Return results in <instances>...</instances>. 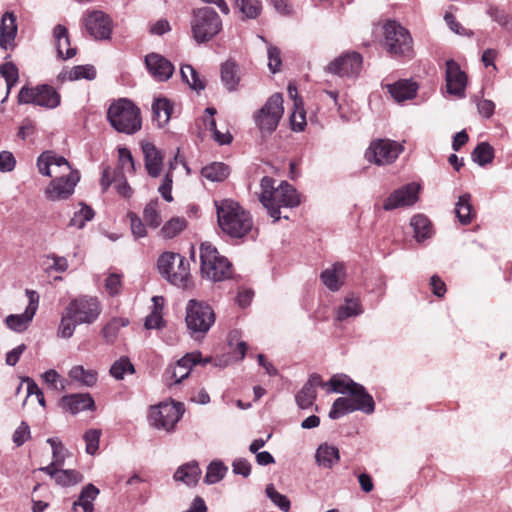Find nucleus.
I'll use <instances>...</instances> for the list:
<instances>
[{"label": "nucleus", "mask_w": 512, "mask_h": 512, "mask_svg": "<svg viewBox=\"0 0 512 512\" xmlns=\"http://www.w3.org/2000/svg\"><path fill=\"white\" fill-rule=\"evenodd\" d=\"M272 177L264 176L260 181L261 193L259 200L267 209L270 217L277 221L280 219V208H293L300 204L297 190L288 182L282 181L278 187L274 186Z\"/></svg>", "instance_id": "1"}, {"label": "nucleus", "mask_w": 512, "mask_h": 512, "mask_svg": "<svg viewBox=\"0 0 512 512\" xmlns=\"http://www.w3.org/2000/svg\"><path fill=\"white\" fill-rule=\"evenodd\" d=\"M218 224L232 238L244 237L253 226L250 213L231 199L215 201Z\"/></svg>", "instance_id": "2"}, {"label": "nucleus", "mask_w": 512, "mask_h": 512, "mask_svg": "<svg viewBox=\"0 0 512 512\" xmlns=\"http://www.w3.org/2000/svg\"><path fill=\"white\" fill-rule=\"evenodd\" d=\"M110 125L119 133L133 135L142 127L140 109L129 99L112 102L107 110Z\"/></svg>", "instance_id": "3"}, {"label": "nucleus", "mask_w": 512, "mask_h": 512, "mask_svg": "<svg viewBox=\"0 0 512 512\" xmlns=\"http://www.w3.org/2000/svg\"><path fill=\"white\" fill-rule=\"evenodd\" d=\"M383 47L395 59H410L414 52L410 32L394 20L387 21L383 26Z\"/></svg>", "instance_id": "4"}, {"label": "nucleus", "mask_w": 512, "mask_h": 512, "mask_svg": "<svg viewBox=\"0 0 512 512\" xmlns=\"http://www.w3.org/2000/svg\"><path fill=\"white\" fill-rule=\"evenodd\" d=\"M200 270L203 278L214 282L224 281L232 276V264L210 243L200 246Z\"/></svg>", "instance_id": "5"}, {"label": "nucleus", "mask_w": 512, "mask_h": 512, "mask_svg": "<svg viewBox=\"0 0 512 512\" xmlns=\"http://www.w3.org/2000/svg\"><path fill=\"white\" fill-rule=\"evenodd\" d=\"M190 24L193 38L199 44L210 41L222 30L219 14L210 7L194 9Z\"/></svg>", "instance_id": "6"}, {"label": "nucleus", "mask_w": 512, "mask_h": 512, "mask_svg": "<svg viewBox=\"0 0 512 512\" xmlns=\"http://www.w3.org/2000/svg\"><path fill=\"white\" fill-rule=\"evenodd\" d=\"M185 321L192 337L203 336L215 323V313L206 302L191 299L186 305Z\"/></svg>", "instance_id": "7"}, {"label": "nucleus", "mask_w": 512, "mask_h": 512, "mask_svg": "<svg viewBox=\"0 0 512 512\" xmlns=\"http://www.w3.org/2000/svg\"><path fill=\"white\" fill-rule=\"evenodd\" d=\"M283 113V98L279 93L271 95L255 112L253 119L262 137L271 135L277 129Z\"/></svg>", "instance_id": "8"}, {"label": "nucleus", "mask_w": 512, "mask_h": 512, "mask_svg": "<svg viewBox=\"0 0 512 512\" xmlns=\"http://www.w3.org/2000/svg\"><path fill=\"white\" fill-rule=\"evenodd\" d=\"M159 273L171 284L185 287L190 276L189 264L179 253L164 252L157 261Z\"/></svg>", "instance_id": "9"}, {"label": "nucleus", "mask_w": 512, "mask_h": 512, "mask_svg": "<svg viewBox=\"0 0 512 512\" xmlns=\"http://www.w3.org/2000/svg\"><path fill=\"white\" fill-rule=\"evenodd\" d=\"M18 102L54 109L60 105L61 96L54 87L48 84L35 87L23 86L18 93Z\"/></svg>", "instance_id": "10"}, {"label": "nucleus", "mask_w": 512, "mask_h": 512, "mask_svg": "<svg viewBox=\"0 0 512 512\" xmlns=\"http://www.w3.org/2000/svg\"><path fill=\"white\" fill-rule=\"evenodd\" d=\"M184 411V405L180 402L160 403L151 407L149 421L153 427L171 432L182 418Z\"/></svg>", "instance_id": "11"}, {"label": "nucleus", "mask_w": 512, "mask_h": 512, "mask_svg": "<svg viewBox=\"0 0 512 512\" xmlns=\"http://www.w3.org/2000/svg\"><path fill=\"white\" fill-rule=\"evenodd\" d=\"M65 308L76 319V323L88 325L94 323L102 311L98 298L87 295L72 299Z\"/></svg>", "instance_id": "12"}, {"label": "nucleus", "mask_w": 512, "mask_h": 512, "mask_svg": "<svg viewBox=\"0 0 512 512\" xmlns=\"http://www.w3.org/2000/svg\"><path fill=\"white\" fill-rule=\"evenodd\" d=\"M79 181L80 173L78 170L55 177L46 186L44 196L47 200L52 202L67 200L73 195Z\"/></svg>", "instance_id": "13"}, {"label": "nucleus", "mask_w": 512, "mask_h": 512, "mask_svg": "<svg viewBox=\"0 0 512 512\" xmlns=\"http://www.w3.org/2000/svg\"><path fill=\"white\" fill-rule=\"evenodd\" d=\"M403 146L390 139H378L373 141L365 152L369 162L377 165L390 164L394 162L403 151Z\"/></svg>", "instance_id": "14"}, {"label": "nucleus", "mask_w": 512, "mask_h": 512, "mask_svg": "<svg viewBox=\"0 0 512 512\" xmlns=\"http://www.w3.org/2000/svg\"><path fill=\"white\" fill-rule=\"evenodd\" d=\"M87 34L95 40L110 39L112 34V20L101 10L87 11L82 19Z\"/></svg>", "instance_id": "15"}, {"label": "nucleus", "mask_w": 512, "mask_h": 512, "mask_svg": "<svg viewBox=\"0 0 512 512\" xmlns=\"http://www.w3.org/2000/svg\"><path fill=\"white\" fill-rule=\"evenodd\" d=\"M420 186L416 183H408L396 190H394L384 201L383 209L391 211L400 207L413 206L419 199Z\"/></svg>", "instance_id": "16"}, {"label": "nucleus", "mask_w": 512, "mask_h": 512, "mask_svg": "<svg viewBox=\"0 0 512 512\" xmlns=\"http://www.w3.org/2000/svg\"><path fill=\"white\" fill-rule=\"evenodd\" d=\"M26 295L29 299V304L26 307V310L22 314H10L6 317L5 323L6 325L13 331L21 333L25 331L33 317L37 311L38 303H39V295L36 291L26 290Z\"/></svg>", "instance_id": "17"}, {"label": "nucleus", "mask_w": 512, "mask_h": 512, "mask_svg": "<svg viewBox=\"0 0 512 512\" xmlns=\"http://www.w3.org/2000/svg\"><path fill=\"white\" fill-rule=\"evenodd\" d=\"M363 58L357 52H351L337 57L327 67V70L338 76L356 77L362 69Z\"/></svg>", "instance_id": "18"}, {"label": "nucleus", "mask_w": 512, "mask_h": 512, "mask_svg": "<svg viewBox=\"0 0 512 512\" xmlns=\"http://www.w3.org/2000/svg\"><path fill=\"white\" fill-rule=\"evenodd\" d=\"M201 361L200 352L187 353L175 365L169 366L165 371V375L173 379L174 384H179L189 376L192 367L201 363Z\"/></svg>", "instance_id": "19"}, {"label": "nucleus", "mask_w": 512, "mask_h": 512, "mask_svg": "<svg viewBox=\"0 0 512 512\" xmlns=\"http://www.w3.org/2000/svg\"><path fill=\"white\" fill-rule=\"evenodd\" d=\"M145 64L149 73L160 82L169 80L174 73V65L157 53L146 55Z\"/></svg>", "instance_id": "20"}, {"label": "nucleus", "mask_w": 512, "mask_h": 512, "mask_svg": "<svg viewBox=\"0 0 512 512\" xmlns=\"http://www.w3.org/2000/svg\"><path fill=\"white\" fill-rule=\"evenodd\" d=\"M467 77L454 60L446 61V86L450 94L462 97L466 87Z\"/></svg>", "instance_id": "21"}, {"label": "nucleus", "mask_w": 512, "mask_h": 512, "mask_svg": "<svg viewBox=\"0 0 512 512\" xmlns=\"http://www.w3.org/2000/svg\"><path fill=\"white\" fill-rule=\"evenodd\" d=\"M141 146L144 155L145 169L148 175L152 178L159 177L162 172L164 160L163 153L150 142H144Z\"/></svg>", "instance_id": "22"}, {"label": "nucleus", "mask_w": 512, "mask_h": 512, "mask_svg": "<svg viewBox=\"0 0 512 512\" xmlns=\"http://www.w3.org/2000/svg\"><path fill=\"white\" fill-rule=\"evenodd\" d=\"M60 405L73 415L81 411L93 410L95 408L94 399L89 393L65 395L61 398Z\"/></svg>", "instance_id": "23"}, {"label": "nucleus", "mask_w": 512, "mask_h": 512, "mask_svg": "<svg viewBox=\"0 0 512 512\" xmlns=\"http://www.w3.org/2000/svg\"><path fill=\"white\" fill-rule=\"evenodd\" d=\"M51 166L63 168L64 172L74 171L69 162L63 156H58L52 151H44L37 158V167L41 175L51 177Z\"/></svg>", "instance_id": "24"}, {"label": "nucleus", "mask_w": 512, "mask_h": 512, "mask_svg": "<svg viewBox=\"0 0 512 512\" xmlns=\"http://www.w3.org/2000/svg\"><path fill=\"white\" fill-rule=\"evenodd\" d=\"M16 16L12 12H6L0 23V47L4 50L14 46V40L17 35Z\"/></svg>", "instance_id": "25"}, {"label": "nucleus", "mask_w": 512, "mask_h": 512, "mask_svg": "<svg viewBox=\"0 0 512 512\" xmlns=\"http://www.w3.org/2000/svg\"><path fill=\"white\" fill-rule=\"evenodd\" d=\"M351 397L352 404L356 411L371 414L375 410L373 397L366 391L361 384L354 385V388L348 393Z\"/></svg>", "instance_id": "26"}, {"label": "nucleus", "mask_w": 512, "mask_h": 512, "mask_svg": "<svg viewBox=\"0 0 512 512\" xmlns=\"http://www.w3.org/2000/svg\"><path fill=\"white\" fill-rule=\"evenodd\" d=\"M386 88L396 102L413 99L416 96L418 86L409 80H399L393 84H387Z\"/></svg>", "instance_id": "27"}, {"label": "nucleus", "mask_w": 512, "mask_h": 512, "mask_svg": "<svg viewBox=\"0 0 512 512\" xmlns=\"http://www.w3.org/2000/svg\"><path fill=\"white\" fill-rule=\"evenodd\" d=\"M56 40L57 54L61 59H70L76 55V48L70 46L68 30L64 25L57 24L53 29Z\"/></svg>", "instance_id": "28"}, {"label": "nucleus", "mask_w": 512, "mask_h": 512, "mask_svg": "<svg viewBox=\"0 0 512 512\" xmlns=\"http://www.w3.org/2000/svg\"><path fill=\"white\" fill-rule=\"evenodd\" d=\"M345 276V265L343 263H335L331 268L322 271L320 278L323 284L330 291H338L341 286V278Z\"/></svg>", "instance_id": "29"}, {"label": "nucleus", "mask_w": 512, "mask_h": 512, "mask_svg": "<svg viewBox=\"0 0 512 512\" xmlns=\"http://www.w3.org/2000/svg\"><path fill=\"white\" fill-rule=\"evenodd\" d=\"M221 81L224 87L233 92L237 89L240 82L239 66L235 61L227 60L221 65Z\"/></svg>", "instance_id": "30"}, {"label": "nucleus", "mask_w": 512, "mask_h": 512, "mask_svg": "<svg viewBox=\"0 0 512 512\" xmlns=\"http://www.w3.org/2000/svg\"><path fill=\"white\" fill-rule=\"evenodd\" d=\"M201 475V469L198 462L191 461L180 466L174 473V479L181 481L188 486H195Z\"/></svg>", "instance_id": "31"}, {"label": "nucleus", "mask_w": 512, "mask_h": 512, "mask_svg": "<svg viewBox=\"0 0 512 512\" xmlns=\"http://www.w3.org/2000/svg\"><path fill=\"white\" fill-rule=\"evenodd\" d=\"M410 225L414 231L417 242L429 239L433 235V226L429 218L423 214H416L411 218Z\"/></svg>", "instance_id": "32"}, {"label": "nucleus", "mask_w": 512, "mask_h": 512, "mask_svg": "<svg viewBox=\"0 0 512 512\" xmlns=\"http://www.w3.org/2000/svg\"><path fill=\"white\" fill-rule=\"evenodd\" d=\"M455 214L462 225H468L472 222L475 212L472 206V197L469 193L459 196L455 207Z\"/></svg>", "instance_id": "33"}, {"label": "nucleus", "mask_w": 512, "mask_h": 512, "mask_svg": "<svg viewBox=\"0 0 512 512\" xmlns=\"http://www.w3.org/2000/svg\"><path fill=\"white\" fill-rule=\"evenodd\" d=\"M173 111V104L167 98L156 99L152 105L153 120L157 122L158 127H164L168 124Z\"/></svg>", "instance_id": "34"}, {"label": "nucleus", "mask_w": 512, "mask_h": 512, "mask_svg": "<svg viewBox=\"0 0 512 512\" xmlns=\"http://www.w3.org/2000/svg\"><path fill=\"white\" fill-rule=\"evenodd\" d=\"M315 458L319 466L330 469L340 459L339 450L326 443L321 444L316 451Z\"/></svg>", "instance_id": "35"}, {"label": "nucleus", "mask_w": 512, "mask_h": 512, "mask_svg": "<svg viewBox=\"0 0 512 512\" xmlns=\"http://www.w3.org/2000/svg\"><path fill=\"white\" fill-rule=\"evenodd\" d=\"M68 375L73 381L86 387H93L98 380V374L96 371L85 369L82 365L73 366Z\"/></svg>", "instance_id": "36"}, {"label": "nucleus", "mask_w": 512, "mask_h": 512, "mask_svg": "<svg viewBox=\"0 0 512 512\" xmlns=\"http://www.w3.org/2000/svg\"><path fill=\"white\" fill-rule=\"evenodd\" d=\"M229 173V167L222 162H213L201 170V175L212 182L224 181Z\"/></svg>", "instance_id": "37"}, {"label": "nucleus", "mask_w": 512, "mask_h": 512, "mask_svg": "<svg viewBox=\"0 0 512 512\" xmlns=\"http://www.w3.org/2000/svg\"><path fill=\"white\" fill-rule=\"evenodd\" d=\"M363 313L361 302L358 298H345L344 304L337 309V320L344 321L350 317H356Z\"/></svg>", "instance_id": "38"}, {"label": "nucleus", "mask_w": 512, "mask_h": 512, "mask_svg": "<svg viewBox=\"0 0 512 512\" xmlns=\"http://www.w3.org/2000/svg\"><path fill=\"white\" fill-rule=\"evenodd\" d=\"M357 384L358 383L354 382L350 377L344 374L334 375L329 381L325 383L329 392L340 394H348L350 390L354 388V385Z\"/></svg>", "instance_id": "39"}, {"label": "nucleus", "mask_w": 512, "mask_h": 512, "mask_svg": "<svg viewBox=\"0 0 512 512\" xmlns=\"http://www.w3.org/2000/svg\"><path fill=\"white\" fill-rule=\"evenodd\" d=\"M228 467L220 460L212 461L206 469L204 483L212 485L220 482L226 475Z\"/></svg>", "instance_id": "40"}, {"label": "nucleus", "mask_w": 512, "mask_h": 512, "mask_svg": "<svg viewBox=\"0 0 512 512\" xmlns=\"http://www.w3.org/2000/svg\"><path fill=\"white\" fill-rule=\"evenodd\" d=\"M494 156V148L488 142L479 143L471 153L472 160L479 166L490 164Z\"/></svg>", "instance_id": "41"}, {"label": "nucleus", "mask_w": 512, "mask_h": 512, "mask_svg": "<svg viewBox=\"0 0 512 512\" xmlns=\"http://www.w3.org/2000/svg\"><path fill=\"white\" fill-rule=\"evenodd\" d=\"M100 491L93 484H87L81 490L78 498L79 505L83 508V512H93V501L97 498Z\"/></svg>", "instance_id": "42"}, {"label": "nucleus", "mask_w": 512, "mask_h": 512, "mask_svg": "<svg viewBox=\"0 0 512 512\" xmlns=\"http://www.w3.org/2000/svg\"><path fill=\"white\" fill-rule=\"evenodd\" d=\"M354 411H356V408L353 406L350 397H339L334 401L329 411V418L335 420Z\"/></svg>", "instance_id": "43"}, {"label": "nucleus", "mask_w": 512, "mask_h": 512, "mask_svg": "<svg viewBox=\"0 0 512 512\" xmlns=\"http://www.w3.org/2000/svg\"><path fill=\"white\" fill-rule=\"evenodd\" d=\"M187 226L184 217H173L167 221L161 228V235L166 239H171L182 232Z\"/></svg>", "instance_id": "44"}, {"label": "nucleus", "mask_w": 512, "mask_h": 512, "mask_svg": "<svg viewBox=\"0 0 512 512\" xmlns=\"http://www.w3.org/2000/svg\"><path fill=\"white\" fill-rule=\"evenodd\" d=\"M77 325H81L80 323H76V319L72 317V315L65 308L61 321L58 327L57 334L59 337L64 339H69L73 336L75 328Z\"/></svg>", "instance_id": "45"}, {"label": "nucleus", "mask_w": 512, "mask_h": 512, "mask_svg": "<svg viewBox=\"0 0 512 512\" xmlns=\"http://www.w3.org/2000/svg\"><path fill=\"white\" fill-rule=\"evenodd\" d=\"M80 205L81 209L76 211L69 221V226L77 229H82L86 222L91 221L95 215L94 210L90 206L85 203H80Z\"/></svg>", "instance_id": "46"}, {"label": "nucleus", "mask_w": 512, "mask_h": 512, "mask_svg": "<svg viewBox=\"0 0 512 512\" xmlns=\"http://www.w3.org/2000/svg\"><path fill=\"white\" fill-rule=\"evenodd\" d=\"M265 494L271 500V502L282 512H288L290 510V500L286 495L278 492L273 484H268L266 486Z\"/></svg>", "instance_id": "47"}, {"label": "nucleus", "mask_w": 512, "mask_h": 512, "mask_svg": "<svg viewBox=\"0 0 512 512\" xmlns=\"http://www.w3.org/2000/svg\"><path fill=\"white\" fill-rule=\"evenodd\" d=\"M82 481L83 475L79 471L73 469H60L55 479V482L63 487L73 486Z\"/></svg>", "instance_id": "48"}, {"label": "nucleus", "mask_w": 512, "mask_h": 512, "mask_svg": "<svg viewBox=\"0 0 512 512\" xmlns=\"http://www.w3.org/2000/svg\"><path fill=\"white\" fill-rule=\"evenodd\" d=\"M158 199H152L146 204L143 211L144 221L152 228H157L161 224V216L158 211Z\"/></svg>", "instance_id": "49"}, {"label": "nucleus", "mask_w": 512, "mask_h": 512, "mask_svg": "<svg viewBox=\"0 0 512 512\" xmlns=\"http://www.w3.org/2000/svg\"><path fill=\"white\" fill-rule=\"evenodd\" d=\"M134 372V365L128 357H121L119 360L115 361L110 368L111 376L117 380H122L126 373L133 374Z\"/></svg>", "instance_id": "50"}, {"label": "nucleus", "mask_w": 512, "mask_h": 512, "mask_svg": "<svg viewBox=\"0 0 512 512\" xmlns=\"http://www.w3.org/2000/svg\"><path fill=\"white\" fill-rule=\"evenodd\" d=\"M306 113L302 107V102L295 100L294 111L290 115L291 129L295 132H301L306 126Z\"/></svg>", "instance_id": "51"}, {"label": "nucleus", "mask_w": 512, "mask_h": 512, "mask_svg": "<svg viewBox=\"0 0 512 512\" xmlns=\"http://www.w3.org/2000/svg\"><path fill=\"white\" fill-rule=\"evenodd\" d=\"M317 397V390H314L305 384L295 396V401L300 409H308L313 406Z\"/></svg>", "instance_id": "52"}, {"label": "nucleus", "mask_w": 512, "mask_h": 512, "mask_svg": "<svg viewBox=\"0 0 512 512\" xmlns=\"http://www.w3.org/2000/svg\"><path fill=\"white\" fill-rule=\"evenodd\" d=\"M69 81L79 79L93 80L96 78V69L92 65H77L69 70Z\"/></svg>", "instance_id": "53"}, {"label": "nucleus", "mask_w": 512, "mask_h": 512, "mask_svg": "<svg viewBox=\"0 0 512 512\" xmlns=\"http://www.w3.org/2000/svg\"><path fill=\"white\" fill-rule=\"evenodd\" d=\"M129 321L127 319L121 318H113L110 320L103 328H102V336L109 342H112L121 327L128 325Z\"/></svg>", "instance_id": "54"}, {"label": "nucleus", "mask_w": 512, "mask_h": 512, "mask_svg": "<svg viewBox=\"0 0 512 512\" xmlns=\"http://www.w3.org/2000/svg\"><path fill=\"white\" fill-rule=\"evenodd\" d=\"M236 5L246 18H256L261 12L260 0H236Z\"/></svg>", "instance_id": "55"}, {"label": "nucleus", "mask_w": 512, "mask_h": 512, "mask_svg": "<svg viewBox=\"0 0 512 512\" xmlns=\"http://www.w3.org/2000/svg\"><path fill=\"white\" fill-rule=\"evenodd\" d=\"M0 74L5 79L8 91L17 83L19 72L17 66L12 62H6L0 66Z\"/></svg>", "instance_id": "56"}, {"label": "nucleus", "mask_w": 512, "mask_h": 512, "mask_svg": "<svg viewBox=\"0 0 512 512\" xmlns=\"http://www.w3.org/2000/svg\"><path fill=\"white\" fill-rule=\"evenodd\" d=\"M101 434L102 433L100 429H89L84 433L83 439L86 443L85 450L87 454H96L99 448Z\"/></svg>", "instance_id": "57"}, {"label": "nucleus", "mask_w": 512, "mask_h": 512, "mask_svg": "<svg viewBox=\"0 0 512 512\" xmlns=\"http://www.w3.org/2000/svg\"><path fill=\"white\" fill-rule=\"evenodd\" d=\"M267 54L269 70L271 71V73L275 74L276 72L279 71L280 66L282 64L280 50L275 46L269 45L267 49Z\"/></svg>", "instance_id": "58"}, {"label": "nucleus", "mask_w": 512, "mask_h": 512, "mask_svg": "<svg viewBox=\"0 0 512 512\" xmlns=\"http://www.w3.org/2000/svg\"><path fill=\"white\" fill-rule=\"evenodd\" d=\"M172 184H173V174L171 172H166L162 179V183L158 188V192L160 193L162 198L167 202L173 201Z\"/></svg>", "instance_id": "59"}, {"label": "nucleus", "mask_w": 512, "mask_h": 512, "mask_svg": "<svg viewBox=\"0 0 512 512\" xmlns=\"http://www.w3.org/2000/svg\"><path fill=\"white\" fill-rule=\"evenodd\" d=\"M487 14L493 21L502 27H507L511 21V17L504 10L499 9L497 6H489L487 9Z\"/></svg>", "instance_id": "60"}, {"label": "nucleus", "mask_w": 512, "mask_h": 512, "mask_svg": "<svg viewBox=\"0 0 512 512\" xmlns=\"http://www.w3.org/2000/svg\"><path fill=\"white\" fill-rule=\"evenodd\" d=\"M30 434L31 432L29 425L22 421L13 433L12 439L14 444L17 447L22 446L30 438Z\"/></svg>", "instance_id": "61"}, {"label": "nucleus", "mask_w": 512, "mask_h": 512, "mask_svg": "<svg viewBox=\"0 0 512 512\" xmlns=\"http://www.w3.org/2000/svg\"><path fill=\"white\" fill-rule=\"evenodd\" d=\"M119 162L122 169L135 172V162L130 150L126 147L118 148Z\"/></svg>", "instance_id": "62"}, {"label": "nucleus", "mask_w": 512, "mask_h": 512, "mask_svg": "<svg viewBox=\"0 0 512 512\" xmlns=\"http://www.w3.org/2000/svg\"><path fill=\"white\" fill-rule=\"evenodd\" d=\"M128 217L130 219L132 234L136 238L144 237L147 232H146V227H145L143 221L141 220V218L137 214L132 213V212H130L128 214Z\"/></svg>", "instance_id": "63"}, {"label": "nucleus", "mask_w": 512, "mask_h": 512, "mask_svg": "<svg viewBox=\"0 0 512 512\" xmlns=\"http://www.w3.org/2000/svg\"><path fill=\"white\" fill-rule=\"evenodd\" d=\"M121 275L111 273L105 280V288L111 296L117 295L121 289Z\"/></svg>", "instance_id": "64"}]
</instances>
